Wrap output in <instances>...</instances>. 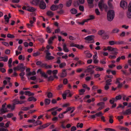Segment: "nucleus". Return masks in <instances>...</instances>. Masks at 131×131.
<instances>
[{"label": "nucleus", "instance_id": "nucleus-15", "mask_svg": "<svg viewBox=\"0 0 131 131\" xmlns=\"http://www.w3.org/2000/svg\"><path fill=\"white\" fill-rule=\"evenodd\" d=\"M103 4V1L102 0H101L99 3L98 5L99 7L101 10H102Z\"/></svg>", "mask_w": 131, "mask_h": 131}, {"label": "nucleus", "instance_id": "nucleus-45", "mask_svg": "<svg viewBox=\"0 0 131 131\" xmlns=\"http://www.w3.org/2000/svg\"><path fill=\"white\" fill-rule=\"evenodd\" d=\"M104 130L106 131H116L115 129L108 128H105L104 129Z\"/></svg>", "mask_w": 131, "mask_h": 131}, {"label": "nucleus", "instance_id": "nucleus-17", "mask_svg": "<svg viewBox=\"0 0 131 131\" xmlns=\"http://www.w3.org/2000/svg\"><path fill=\"white\" fill-rule=\"evenodd\" d=\"M0 114H2L6 113L8 112L9 111L8 110H7L6 108L5 109L1 108L0 110Z\"/></svg>", "mask_w": 131, "mask_h": 131}, {"label": "nucleus", "instance_id": "nucleus-35", "mask_svg": "<svg viewBox=\"0 0 131 131\" xmlns=\"http://www.w3.org/2000/svg\"><path fill=\"white\" fill-rule=\"evenodd\" d=\"M72 0H69V1L67 2L66 6L68 7L70 6L72 3Z\"/></svg>", "mask_w": 131, "mask_h": 131}, {"label": "nucleus", "instance_id": "nucleus-42", "mask_svg": "<svg viewBox=\"0 0 131 131\" xmlns=\"http://www.w3.org/2000/svg\"><path fill=\"white\" fill-rule=\"evenodd\" d=\"M66 65V64L65 62H63L60 64L59 65V67L60 68H62L65 67Z\"/></svg>", "mask_w": 131, "mask_h": 131}, {"label": "nucleus", "instance_id": "nucleus-61", "mask_svg": "<svg viewBox=\"0 0 131 131\" xmlns=\"http://www.w3.org/2000/svg\"><path fill=\"white\" fill-rule=\"evenodd\" d=\"M89 18L90 20H92L95 19L94 16L93 15H90L89 16Z\"/></svg>", "mask_w": 131, "mask_h": 131}, {"label": "nucleus", "instance_id": "nucleus-38", "mask_svg": "<svg viewBox=\"0 0 131 131\" xmlns=\"http://www.w3.org/2000/svg\"><path fill=\"white\" fill-rule=\"evenodd\" d=\"M97 105L100 106L104 107V103L103 102H101L98 103L97 104Z\"/></svg>", "mask_w": 131, "mask_h": 131}, {"label": "nucleus", "instance_id": "nucleus-25", "mask_svg": "<svg viewBox=\"0 0 131 131\" xmlns=\"http://www.w3.org/2000/svg\"><path fill=\"white\" fill-rule=\"evenodd\" d=\"M44 63H42V62L40 61H38L36 63V64L37 66H40V67L43 68V64Z\"/></svg>", "mask_w": 131, "mask_h": 131}, {"label": "nucleus", "instance_id": "nucleus-32", "mask_svg": "<svg viewBox=\"0 0 131 131\" xmlns=\"http://www.w3.org/2000/svg\"><path fill=\"white\" fill-rule=\"evenodd\" d=\"M57 13L61 15L64 14V12L63 10L62 9H61L57 11Z\"/></svg>", "mask_w": 131, "mask_h": 131}, {"label": "nucleus", "instance_id": "nucleus-21", "mask_svg": "<svg viewBox=\"0 0 131 131\" xmlns=\"http://www.w3.org/2000/svg\"><path fill=\"white\" fill-rule=\"evenodd\" d=\"M50 100L48 99H45L44 100L45 104L46 105H49L50 102Z\"/></svg>", "mask_w": 131, "mask_h": 131}, {"label": "nucleus", "instance_id": "nucleus-7", "mask_svg": "<svg viewBox=\"0 0 131 131\" xmlns=\"http://www.w3.org/2000/svg\"><path fill=\"white\" fill-rule=\"evenodd\" d=\"M120 5L121 7L125 9L127 8V4L126 1H122L120 3Z\"/></svg>", "mask_w": 131, "mask_h": 131}, {"label": "nucleus", "instance_id": "nucleus-8", "mask_svg": "<svg viewBox=\"0 0 131 131\" xmlns=\"http://www.w3.org/2000/svg\"><path fill=\"white\" fill-rule=\"evenodd\" d=\"M40 8L41 9H44L46 8V5L45 3L42 0L40 1L39 4Z\"/></svg>", "mask_w": 131, "mask_h": 131}, {"label": "nucleus", "instance_id": "nucleus-12", "mask_svg": "<svg viewBox=\"0 0 131 131\" xmlns=\"http://www.w3.org/2000/svg\"><path fill=\"white\" fill-rule=\"evenodd\" d=\"M67 75L66 72V70L65 69H63L62 70V73L60 74V77L61 78L65 77Z\"/></svg>", "mask_w": 131, "mask_h": 131}, {"label": "nucleus", "instance_id": "nucleus-28", "mask_svg": "<svg viewBox=\"0 0 131 131\" xmlns=\"http://www.w3.org/2000/svg\"><path fill=\"white\" fill-rule=\"evenodd\" d=\"M95 67H97V68L95 69V70L97 71H102L104 70V69L103 68L99 67L97 66H95Z\"/></svg>", "mask_w": 131, "mask_h": 131}, {"label": "nucleus", "instance_id": "nucleus-40", "mask_svg": "<svg viewBox=\"0 0 131 131\" xmlns=\"http://www.w3.org/2000/svg\"><path fill=\"white\" fill-rule=\"evenodd\" d=\"M113 117V116H109V122L110 123L112 124L113 122V120L112 118Z\"/></svg>", "mask_w": 131, "mask_h": 131}, {"label": "nucleus", "instance_id": "nucleus-24", "mask_svg": "<svg viewBox=\"0 0 131 131\" xmlns=\"http://www.w3.org/2000/svg\"><path fill=\"white\" fill-rule=\"evenodd\" d=\"M27 100L29 101H33L34 102H35L37 101V99L34 97L32 96L29 97L28 99Z\"/></svg>", "mask_w": 131, "mask_h": 131}, {"label": "nucleus", "instance_id": "nucleus-4", "mask_svg": "<svg viewBox=\"0 0 131 131\" xmlns=\"http://www.w3.org/2000/svg\"><path fill=\"white\" fill-rule=\"evenodd\" d=\"M95 68V66L90 65L87 67V69L85 70V72H90L91 74H93L94 72V71L92 70Z\"/></svg>", "mask_w": 131, "mask_h": 131}, {"label": "nucleus", "instance_id": "nucleus-16", "mask_svg": "<svg viewBox=\"0 0 131 131\" xmlns=\"http://www.w3.org/2000/svg\"><path fill=\"white\" fill-rule=\"evenodd\" d=\"M24 94L26 95H28L29 96H34V93H31L29 91H26L24 92Z\"/></svg>", "mask_w": 131, "mask_h": 131}, {"label": "nucleus", "instance_id": "nucleus-43", "mask_svg": "<svg viewBox=\"0 0 131 131\" xmlns=\"http://www.w3.org/2000/svg\"><path fill=\"white\" fill-rule=\"evenodd\" d=\"M85 91V90L83 89H82L79 90V95H81L83 94V93H84Z\"/></svg>", "mask_w": 131, "mask_h": 131}, {"label": "nucleus", "instance_id": "nucleus-57", "mask_svg": "<svg viewBox=\"0 0 131 131\" xmlns=\"http://www.w3.org/2000/svg\"><path fill=\"white\" fill-rule=\"evenodd\" d=\"M7 37L9 38H14L15 37L14 35H12L10 34H8L7 35Z\"/></svg>", "mask_w": 131, "mask_h": 131}, {"label": "nucleus", "instance_id": "nucleus-3", "mask_svg": "<svg viewBox=\"0 0 131 131\" xmlns=\"http://www.w3.org/2000/svg\"><path fill=\"white\" fill-rule=\"evenodd\" d=\"M107 49L108 50L110 51L114 52H113L111 53V54L117 55L118 53V52H117L118 49L116 48H114L111 46H109L107 47Z\"/></svg>", "mask_w": 131, "mask_h": 131}, {"label": "nucleus", "instance_id": "nucleus-51", "mask_svg": "<svg viewBox=\"0 0 131 131\" xmlns=\"http://www.w3.org/2000/svg\"><path fill=\"white\" fill-rule=\"evenodd\" d=\"M103 115V114L101 112L97 113L95 114V115L98 117L102 116Z\"/></svg>", "mask_w": 131, "mask_h": 131}, {"label": "nucleus", "instance_id": "nucleus-44", "mask_svg": "<svg viewBox=\"0 0 131 131\" xmlns=\"http://www.w3.org/2000/svg\"><path fill=\"white\" fill-rule=\"evenodd\" d=\"M8 60V57L6 56L5 57H2V61L4 62H6Z\"/></svg>", "mask_w": 131, "mask_h": 131}, {"label": "nucleus", "instance_id": "nucleus-13", "mask_svg": "<svg viewBox=\"0 0 131 131\" xmlns=\"http://www.w3.org/2000/svg\"><path fill=\"white\" fill-rule=\"evenodd\" d=\"M58 9V6L56 5H53L50 7L51 10L52 11H55Z\"/></svg>", "mask_w": 131, "mask_h": 131}, {"label": "nucleus", "instance_id": "nucleus-47", "mask_svg": "<svg viewBox=\"0 0 131 131\" xmlns=\"http://www.w3.org/2000/svg\"><path fill=\"white\" fill-rule=\"evenodd\" d=\"M108 43L110 45H113L115 44H116V42H115L114 41H109Z\"/></svg>", "mask_w": 131, "mask_h": 131}, {"label": "nucleus", "instance_id": "nucleus-14", "mask_svg": "<svg viewBox=\"0 0 131 131\" xmlns=\"http://www.w3.org/2000/svg\"><path fill=\"white\" fill-rule=\"evenodd\" d=\"M27 8L26 10L30 12H34L36 10V9L35 8L29 6H27Z\"/></svg>", "mask_w": 131, "mask_h": 131}, {"label": "nucleus", "instance_id": "nucleus-2", "mask_svg": "<svg viewBox=\"0 0 131 131\" xmlns=\"http://www.w3.org/2000/svg\"><path fill=\"white\" fill-rule=\"evenodd\" d=\"M26 67L24 66V64L23 63H19L16 67L14 68L13 69L14 71L20 70L21 71H24L25 70Z\"/></svg>", "mask_w": 131, "mask_h": 131}, {"label": "nucleus", "instance_id": "nucleus-62", "mask_svg": "<svg viewBox=\"0 0 131 131\" xmlns=\"http://www.w3.org/2000/svg\"><path fill=\"white\" fill-rule=\"evenodd\" d=\"M79 10L82 11H83L84 10V7L83 6H80L79 7Z\"/></svg>", "mask_w": 131, "mask_h": 131}, {"label": "nucleus", "instance_id": "nucleus-30", "mask_svg": "<svg viewBox=\"0 0 131 131\" xmlns=\"http://www.w3.org/2000/svg\"><path fill=\"white\" fill-rule=\"evenodd\" d=\"M42 124V122L39 120H37L34 123L35 126H36L38 125H41Z\"/></svg>", "mask_w": 131, "mask_h": 131}, {"label": "nucleus", "instance_id": "nucleus-1", "mask_svg": "<svg viewBox=\"0 0 131 131\" xmlns=\"http://www.w3.org/2000/svg\"><path fill=\"white\" fill-rule=\"evenodd\" d=\"M114 12L113 10H109L107 13V19L108 21H112L114 17Z\"/></svg>", "mask_w": 131, "mask_h": 131}, {"label": "nucleus", "instance_id": "nucleus-46", "mask_svg": "<svg viewBox=\"0 0 131 131\" xmlns=\"http://www.w3.org/2000/svg\"><path fill=\"white\" fill-rule=\"evenodd\" d=\"M116 101L114 98H112L110 100V102L111 104H113L115 102H116Z\"/></svg>", "mask_w": 131, "mask_h": 131}, {"label": "nucleus", "instance_id": "nucleus-56", "mask_svg": "<svg viewBox=\"0 0 131 131\" xmlns=\"http://www.w3.org/2000/svg\"><path fill=\"white\" fill-rule=\"evenodd\" d=\"M123 116L122 115L120 116H118L117 117V119H118L119 121L120 122L121 121V120L123 119Z\"/></svg>", "mask_w": 131, "mask_h": 131}, {"label": "nucleus", "instance_id": "nucleus-63", "mask_svg": "<svg viewBox=\"0 0 131 131\" xmlns=\"http://www.w3.org/2000/svg\"><path fill=\"white\" fill-rule=\"evenodd\" d=\"M47 31L48 33H50L51 32V30L49 27H47Z\"/></svg>", "mask_w": 131, "mask_h": 131}, {"label": "nucleus", "instance_id": "nucleus-22", "mask_svg": "<svg viewBox=\"0 0 131 131\" xmlns=\"http://www.w3.org/2000/svg\"><path fill=\"white\" fill-rule=\"evenodd\" d=\"M84 53L86 54V57L87 58H90L92 57V54L88 52V51H84Z\"/></svg>", "mask_w": 131, "mask_h": 131}, {"label": "nucleus", "instance_id": "nucleus-55", "mask_svg": "<svg viewBox=\"0 0 131 131\" xmlns=\"http://www.w3.org/2000/svg\"><path fill=\"white\" fill-rule=\"evenodd\" d=\"M13 114L12 113L8 114L7 115V117L8 118H10L13 116Z\"/></svg>", "mask_w": 131, "mask_h": 131}, {"label": "nucleus", "instance_id": "nucleus-48", "mask_svg": "<svg viewBox=\"0 0 131 131\" xmlns=\"http://www.w3.org/2000/svg\"><path fill=\"white\" fill-rule=\"evenodd\" d=\"M13 102H14L13 104L15 105L16 104H19V101H17V99H14L13 100Z\"/></svg>", "mask_w": 131, "mask_h": 131}, {"label": "nucleus", "instance_id": "nucleus-64", "mask_svg": "<svg viewBox=\"0 0 131 131\" xmlns=\"http://www.w3.org/2000/svg\"><path fill=\"white\" fill-rule=\"evenodd\" d=\"M128 11H131V1L130 2L128 6Z\"/></svg>", "mask_w": 131, "mask_h": 131}, {"label": "nucleus", "instance_id": "nucleus-37", "mask_svg": "<svg viewBox=\"0 0 131 131\" xmlns=\"http://www.w3.org/2000/svg\"><path fill=\"white\" fill-rule=\"evenodd\" d=\"M127 17L129 18H131V11H128L127 14Z\"/></svg>", "mask_w": 131, "mask_h": 131}, {"label": "nucleus", "instance_id": "nucleus-58", "mask_svg": "<svg viewBox=\"0 0 131 131\" xmlns=\"http://www.w3.org/2000/svg\"><path fill=\"white\" fill-rule=\"evenodd\" d=\"M18 59L20 60H21L23 59V60L25 59V57L24 56H23L22 55H20L18 57Z\"/></svg>", "mask_w": 131, "mask_h": 131}, {"label": "nucleus", "instance_id": "nucleus-41", "mask_svg": "<svg viewBox=\"0 0 131 131\" xmlns=\"http://www.w3.org/2000/svg\"><path fill=\"white\" fill-rule=\"evenodd\" d=\"M21 109L22 110L24 111H27L28 110H29L30 109V108L29 107H21Z\"/></svg>", "mask_w": 131, "mask_h": 131}, {"label": "nucleus", "instance_id": "nucleus-50", "mask_svg": "<svg viewBox=\"0 0 131 131\" xmlns=\"http://www.w3.org/2000/svg\"><path fill=\"white\" fill-rule=\"evenodd\" d=\"M47 96L48 98H51L53 97V94L52 93L49 92L48 93Z\"/></svg>", "mask_w": 131, "mask_h": 131}, {"label": "nucleus", "instance_id": "nucleus-27", "mask_svg": "<svg viewBox=\"0 0 131 131\" xmlns=\"http://www.w3.org/2000/svg\"><path fill=\"white\" fill-rule=\"evenodd\" d=\"M49 125V124L48 123L46 124L43 125L41 126L40 127V128H39V129H42L45 128L47 127V126H48Z\"/></svg>", "mask_w": 131, "mask_h": 131}, {"label": "nucleus", "instance_id": "nucleus-39", "mask_svg": "<svg viewBox=\"0 0 131 131\" xmlns=\"http://www.w3.org/2000/svg\"><path fill=\"white\" fill-rule=\"evenodd\" d=\"M75 47L80 49H82L84 48V46L82 45H79L76 44L75 46Z\"/></svg>", "mask_w": 131, "mask_h": 131}, {"label": "nucleus", "instance_id": "nucleus-20", "mask_svg": "<svg viewBox=\"0 0 131 131\" xmlns=\"http://www.w3.org/2000/svg\"><path fill=\"white\" fill-rule=\"evenodd\" d=\"M63 49L64 51L65 52H68L69 50L67 47V45L65 43H63Z\"/></svg>", "mask_w": 131, "mask_h": 131}, {"label": "nucleus", "instance_id": "nucleus-60", "mask_svg": "<svg viewBox=\"0 0 131 131\" xmlns=\"http://www.w3.org/2000/svg\"><path fill=\"white\" fill-rule=\"evenodd\" d=\"M95 13L97 15H100V13L98 9H96L95 10Z\"/></svg>", "mask_w": 131, "mask_h": 131}, {"label": "nucleus", "instance_id": "nucleus-11", "mask_svg": "<svg viewBox=\"0 0 131 131\" xmlns=\"http://www.w3.org/2000/svg\"><path fill=\"white\" fill-rule=\"evenodd\" d=\"M41 1L40 0H33L30 2V3L35 6H37L39 5Z\"/></svg>", "mask_w": 131, "mask_h": 131}, {"label": "nucleus", "instance_id": "nucleus-23", "mask_svg": "<svg viewBox=\"0 0 131 131\" xmlns=\"http://www.w3.org/2000/svg\"><path fill=\"white\" fill-rule=\"evenodd\" d=\"M46 14L48 16H50L51 17H52L54 15L52 11L50 10L47 11Z\"/></svg>", "mask_w": 131, "mask_h": 131}, {"label": "nucleus", "instance_id": "nucleus-10", "mask_svg": "<svg viewBox=\"0 0 131 131\" xmlns=\"http://www.w3.org/2000/svg\"><path fill=\"white\" fill-rule=\"evenodd\" d=\"M40 72V74L41 75V76L44 77L45 78H47L48 77L47 75L45 72L42 71L40 69L38 70L37 73H38Z\"/></svg>", "mask_w": 131, "mask_h": 131}, {"label": "nucleus", "instance_id": "nucleus-9", "mask_svg": "<svg viewBox=\"0 0 131 131\" xmlns=\"http://www.w3.org/2000/svg\"><path fill=\"white\" fill-rule=\"evenodd\" d=\"M131 114V108L126 110L125 111H123L121 114L124 115H129Z\"/></svg>", "mask_w": 131, "mask_h": 131}, {"label": "nucleus", "instance_id": "nucleus-5", "mask_svg": "<svg viewBox=\"0 0 131 131\" xmlns=\"http://www.w3.org/2000/svg\"><path fill=\"white\" fill-rule=\"evenodd\" d=\"M95 37L94 35H90L88 36L85 38L84 39L87 40L89 42L88 43H92L94 42V39Z\"/></svg>", "mask_w": 131, "mask_h": 131}, {"label": "nucleus", "instance_id": "nucleus-34", "mask_svg": "<svg viewBox=\"0 0 131 131\" xmlns=\"http://www.w3.org/2000/svg\"><path fill=\"white\" fill-rule=\"evenodd\" d=\"M105 31L103 30H99L98 32V34L100 35H102L103 34H104Z\"/></svg>", "mask_w": 131, "mask_h": 131}, {"label": "nucleus", "instance_id": "nucleus-19", "mask_svg": "<svg viewBox=\"0 0 131 131\" xmlns=\"http://www.w3.org/2000/svg\"><path fill=\"white\" fill-rule=\"evenodd\" d=\"M56 38V36H55L50 38L48 40V43L49 44H52V41L54 39Z\"/></svg>", "mask_w": 131, "mask_h": 131}, {"label": "nucleus", "instance_id": "nucleus-59", "mask_svg": "<svg viewBox=\"0 0 131 131\" xmlns=\"http://www.w3.org/2000/svg\"><path fill=\"white\" fill-rule=\"evenodd\" d=\"M117 83H118V84L117 88H121L122 86V83H121L120 82H117Z\"/></svg>", "mask_w": 131, "mask_h": 131}, {"label": "nucleus", "instance_id": "nucleus-52", "mask_svg": "<svg viewBox=\"0 0 131 131\" xmlns=\"http://www.w3.org/2000/svg\"><path fill=\"white\" fill-rule=\"evenodd\" d=\"M4 19L6 22L8 23L9 21V18H8L6 15H5L4 16Z\"/></svg>", "mask_w": 131, "mask_h": 131}, {"label": "nucleus", "instance_id": "nucleus-18", "mask_svg": "<svg viewBox=\"0 0 131 131\" xmlns=\"http://www.w3.org/2000/svg\"><path fill=\"white\" fill-rule=\"evenodd\" d=\"M93 1L94 0H87L88 3L90 8H92L94 6Z\"/></svg>", "mask_w": 131, "mask_h": 131}, {"label": "nucleus", "instance_id": "nucleus-33", "mask_svg": "<svg viewBox=\"0 0 131 131\" xmlns=\"http://www.w3.org/2000/svg\"><path fill=\"white\" fill-rule=\"evenodd\" d=\"M122 96L121 95H119L116 96L115 99L116 102L118 100H120L122 99Z\"/></svg>", "mask_w": 131, "mask_h": 131}, {"label": "nucleus", "instance_id": "nucleus-36", "mask_svg": "<svg viewBox=\"0 0 131 131\" xmlns=\"http://www.w3.org/2000/svg\"><path fill=\"white\" fill-rule=\"evenodd\" d=\"M106 59L105 58H104L100 60V63L102 64H106Z\"/></svg>", "mask_w": 131, "mask_h": 131}, {"label": "nucleus", "instance_id": "nucleus-29", "mask_svg": "<svg viewBox=\"0 0 131 131\" xmlns=\"http://www.w3.org/2000/svg\"><path fill=\"white\" fill-rule=\"evenodd\" d=\"M43 66V68L45 67V68L46 69H48L49 68H51L52 67L51 65H47L46 64L44 63Z\"/></svg>", "mask_w": 131, "mask_h": 131}, {"label": "nucleus", "instance_id": "nucleus-26", "mask_svg": "<svg viewBox=\"0 0 131 131\" xmlns=\"http://www.w3.org/2000/svg\"><path fill=\"white\" fill-rule=\"evenodd\" d=\"M119 31V30L118 29L116 28H115L111 32V33L112 34H113L114 33H117Z\"/></svg>", "mask_w": 131, "mask_h": 131}, {"label": "nucleus", "instance_id": "nucleus-53", "mask_svg": "<svg viewBox=\"0 0 131 131\" xmlns=\"http://www.w3.org/2000/svg\"><path fill=\"white\" fill-rule=\"evenodd\" d=\"M111 84H106L105 85L104 87V89L106 90H107L109 88V85H111Z\"/></svg>", "mask_w": 131, "mask_h": 131}, {"label": "nucleus", "instance_id": "nucleus-6", "mask_svg": "<svg viewBox=\"0 0 131 131\" xmlns=\"http://www.w3.org/2000/svg\"><path fill=\"white\" fill-rule=\"evenodd\" d=\"M46 53V58L48 60H50L54 59V57L53 56H50V53L49 52L48 50H46L45 51Z\"/></svg>", "mask_w": 131, "mask_h": 131}, {"label": "nucleus", "instance_id": "nucleus-31", "mask_svg": "<svg viewBox=\"0 0 131 131\" xmlns=\"http://www.w3.org/2000/svg\"><path fill=\"white\" fill-rule=\"evenodd\" d=\"M71 13L72 14H75L77 12V10L75 8H72L70 10Z\"/></svg>", "mask_w": 131, "mask_h": 131}, {"label": "nucleus", "instance_id": "nucleus-54", "mask_svg": "<svg viewBox=\"0 0 131 131\" xmlns=\"http://www.w3.org/2000/svg\"><path fill=\"white\" fill-rule=\"evenodd\" d=\"M54 78L52 76H51L48 78V81H52L54 80Z\"/></svg>", "mask_w": 131, "mask_h": 131}, {"label": "nucleus", "instance_id": "nucleus-49", "mask_svg": "<svg viewBox=\"0 0 131 131\" xmlns=\"http://www.w3.org/2000/svg\"><path fill=\"white\" fill-rule=\"evenodd\" d=\"M40 53L39 51H37L35 53H33V56L34 57H36L39 55L40 54Z\"/></svg>", "mask_w": 131, "mask_h": 131}]
</instances>
